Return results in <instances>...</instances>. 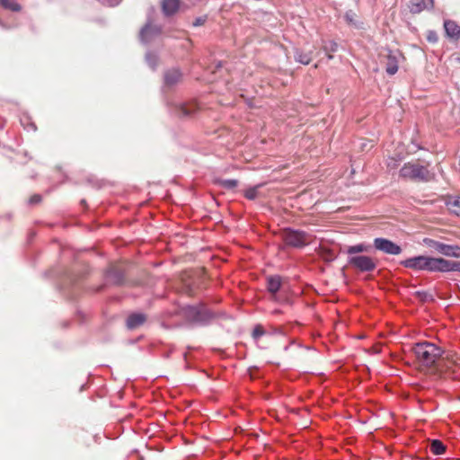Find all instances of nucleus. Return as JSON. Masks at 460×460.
I'll list each match as a JSON object with an SVG mask.
<instances>
[{
	"label": "nucleus",
	"mask_w": 460,
	"mask_h": 460,
	"mask_svg": "<svg viewBox=\"0 0 460 460\" xmlns=\"http://www.w3.org/2000/svg\"><path fill=\"white\" fill-rule=\"evenodd\" d=\"M433 6L434 0H411L407 4V10L412 14H417L424 10H430Z\"/></svg>",
	"instance_id": "1a4fd4ad"
},
{
	"label": "nucleus",
	"mask_w": 460,
	"mask_h": 460,
	"mask_svg": "<svg viewBox=\"0 0 460 460\" xmlns=\"http://www.w3.org/2000/svg\"><path fill=\"white\" fill-rule=\"evenodd\" d=\"M162 32L161 27L147 23L140 31V39L144 42L151 40Z\"/></svg>",
	"instance_id": "9d476101"
},
{
	"label": "nucleus",
	"mask_w": 460,
	"mask_h": 460,
	"mask_svg": "<svg viewBox=\"0 0 460 460\" xmlns=\"http://www.w3.org/2000/svg\"><path fill=\"white\" fill-rule=\"evenodd\" d=\"M197 111H198V106L195 103L180 104L175 107V112L179 118L190 117Z\"/></svg>",
	"instance_id": "ddd939ff"
},
{
	"label": "nucleus",
	"mask_w": 460,
	"mask_h": 460,
	"mask_svg": "<svg viewBox=\"0 0 460 460\" xmlns=\"http://www.w3.org/2000/svg\"><path fill=\"white\" fill-rule=\"evenodd\" d=\"M281 237L287 245L295 248L305 247L313 240V236L310 234L291 228H285L281 233Z\"/></svg>",
	"instance_id": "7ed1b4c3"
},
{
	"label": "nucleus",
	"mask_w": 460,
	"mask_h": 460,
	"mask_svg": "<svg viewBox=\"0 0 460 460\" xmlns=\"http://www.w3.org/2000/svg\"><path fill=\"white\" fill-rule=\"evenodd\" d=\"M387 166L390 168H395L397 166L396 161L394 158H390V162H388Z\"/></svg>",
	"instance_id": "2f4dec72"
},
{
	"label": "nucleus",
	"mask_w": 460,
	"mask_h": 460,
	"mask_svg": "<svg viewBox=\"0 0 460 460\" xmlns=\"http://www.w3.org/2000/svg\"><path fill=\"white\" fill-rule=\"evenodd\" d=\"M423 243L429 248L434 249L438 253L447 257L460 258V246L449 245L431 238H424Z\"/></svg>",
	"instance_id": "39448f33"
},
{
	"label": "nucleus",
	"mask_w": 460,
	"mask_h": 460,
	"mask_svg": "<svg viewBox=\"0 0 460 460\" xmlns=\"http://www.w3.org/2000/svg\"><path fill=\"white\" fill-rule=\"evenodd\" d=\"M261 185L249 188L244 191V197L250 200L255 199L259 196V189Z\"/></svg>",
	"instance_id": "b1692460"
},
{
	"label": "nucleus",
	"mask_w": 460,
	"mask_h": 460,
	"mask_svg": "<svg viewBox=\"0 0 460 460\" xmlns=\"http://www.w3.org/2000/svg\"><path fill=\"white\" fill-rule=\"evenodd\" d=\"M324 258L326 260L332 261V260H333V255L331 253V252H328V254L326 256H324Z\"/></svg>",
	"instance_id": "473e14b6"
},
{
	"label": "nucleus",
	"mask_w": 460,
	"mask_h": 460,
	"mask_svg": "<svg viewBox=\"0 0 460 460\" xmlns=\"http://www.w3.org/2000/svg\"><path fill=\"white\" fill-rule=\"evenodd\" d=\"M0 4L4 9H7V10H10L13 12H19L22 9L21 5L13 0H0Z\"/></svg>",
	"instance_id": "4be33fe9"
},
{
	"label": "nucleus",
	"mask_w": 460,
	"mask_h": 460,
	"mask_svg": "<svg viewBox=\"0 0 460 460\" xmlns=\"http://www.w3.org/2000/svg\"><path fill=\"white\" fill-rule=\"evenodd\" d=\"M182 77L181 73L178 69L168 70L164 75V82L166 85L172 86L181 82Z\"/></svg>",
	"instance_id": "2eb2a0df"
},
{
	"label": "nucleus",
	"mask_w": 460,
	"mask_h": 460,
	"mask_svg": "<svg viewBox=\"0 0 460 460\" xmlns=\"http://www.w3.org/2000/svg\"><path fill=\"white\" fill-rule=\"evenodd\" d=\"M215 183L217 185L222 187L223 189L234 190V188L237 187L238 181L234 180V179H231V180L217 179V180H215Z\"/></svg>",
	"instance_id": "aec40b11"
},
{
	"label": "nucleus",
	"mask_w": 460,
	"mask_h": 460,
	"mask_svg": "<svg viewBox=\"0 0 460 460\" xmlns=\"http://www.w3.org/2000/svg\"><path fill=\"white\" fill-rule=\"evenodd\" d=\"M295 59L301 64L308 65L312 60L311 52L296 51Z\"/></svg>",
	"instance_id": "412c9836"
},
{
	"label": "nucleus",
	"mask_w": 460,
	"mask_h": 460,
	"mask_svg": "<svg viewBox=\"0 0 460 460\" xmlns=\"http://www.w3.org/2000/svg\"><path fill=\"white\" fill-rule=\"evenodd\" d=\"M385 71L387 74L393 75L398 71V60L396 56L393 55L391 51L385 56Z\"/></svg>",
	"instance_id": "f3484780"
},
{
	"label": "nucleus",
	"mask_w": 460,
	"mask_h": 460,
	"mask_svg": "<svg viewBox=\"0 0 460 460\" xmlns=\"http://www.w3.org/2000/svg\"><path fill=\"white\" fill-rule=\"evenodd\" d=\"M427 256L420 255L412 258L406 259L401 262L405 268L415 270H423L425 266Z\"/></svg>",
	"instance_id": "9b49d317"
},
{
	"label": "nucleus",
	"mask_w": 460,
	"mask_h": 460,
	"mask_svg": "<svg viewBox=\"0 0 460 460\" xmlns=\"http://www.w3.org/2000/svg\"><path fill=\"white\" fill-rule=\"evenodd\" d=\"M448 260L427 256L423 270L429 272H447Z\"/></svg>",
	"instance_id": "6e6552de"
},
{
	"label": "nucleus",
	"mask_w": 460,
	"mask_h": 460,
	"mask_svg": "<svg viewBox=\"0 0 460 460\" xmlns=\"http://www.w3.org/2000/svg\"><path fill=\"white\" fill-rule=\"evenodd\" d=\"M400 177L416 182H427L434 179L435 174L419 161L409 162L400 170Z\"/></svg>",
	"instance_id": "f03ea898"
},
{
	"label": "nucleus",
	"mask_w": 460,
	"mask_h": 460,
	"mask_svg": "<svg viewBox=\"0 0 460 460\" xmlns=\"http://www.w3.org/2000/svg\"><path fill=\"white\" fill-rule=\"evenodd\" d=\"M368 250H369V247L367 245L360 243V244L349 246L348 248L347 252L349 254H354V253H358V252H368Z\"/></svg>",
	"instance_id": "393cba45"
},
{
	"label": "nucleus",
	"mask_w": 460,
	"mask_h": 460,
	"mask_svg": "<svg viewBox=\"0 0 460 460\" xmlns=\"http://www.w3.org/2000/svg\"><path fill=\"white\" fill-rule=\"evenodd\" d=\"M180 0H163L161 3L162 11L165 16L175 14L180 8Z\"/></svg>",
	"instance_id": "f8f14e48"
},
{
	"label": "nucleus",
	"mask_w": 460,
	"mask_h": 460,
	"mask_svg": "<svg viewBox=\"0 0 460 460\" xmlns=\"http://www.w3.org/2000/svg\"><path fill=\"white\" fill-rule=\"evenodd\" d=\"M265 333V331L261 325H256L252 331V337L257 339L262 336Z\"/></svg>",
	"instance_id": "bb28decb"
},
{
	"label": "nucleus",
	"mask_w": 460,
	"mask_h": 460,
	"mask_svg": "<svg viewBox=\"0 0 460 460\" xmlns=\"http://www.w3.org/2000/svg\"><path fill=\"white\" fill-rule=\"evenodd\" d=\"M353 13L351 12L346 13L345 19L348 23H353Z\"/></svg>",
	"instance_id": "7c9ffc66"
},
{
	"label": "nucleus",
	"mask_w": 460,
	"mask_h": 460,
	"mask_svg": "<svg viewBox=\"0 0 460 460\" xmlns=\"http://www.w3.org/2000/svg\"><path fill=\"white\" fill-rule=\"evenodd\" d=\"M207 21V17L206 16H202V17H198L195 19V21L193 22L192 25L194 27H198V26H201L203 25Z\"/></svg>",
	"instance_id": "cd10ccee"
},
{
	"label": "nucleus",
	"mask_w": 460,
	"mask_h": 460,
	"mask_svg": "<svg viewBox=\"0 0 460 460\" xmlns=\"http://www.w3.org/2000/svg\"><path fill=\"white\" fill-rule=\"evenodd\" d=\"M374 247L389 255H399L402 252V248L398 244L381 237L374 239Z\"/></svg>",
	"instance_id": "0eeeda50"
},
{
	"label": "nucleus",
	"mask_w": 460,
	"mask_h": 460,
	"mask_svg": "<svg viewBox=\"0 0 460 460\" xmlns=\"http://www.w3.org/2000/svg\"><path fill=\"white\" fill-rule=\"evenodd\" d=\"M446 448V446L438 439H433L430 442V451L436 456L444 454Z\"/></svg>",
	"instance_id": "6ab92c4d"
},
{
	"label": "nucleus",
	"mask_w": 460,
	"mask_h": 460,
	"mask_svg": "<svg viewBox=\"0 0 460 460\" xmlns=\"http://www.w3.org/2000/svg\"><path fill=\"white\" fill-rule=\"evenodd\" d=\"M327 57H328V58H329V59H332V54H330V53H328V54H327Z\"/></svg>",
	"instance_id": "72a5a7b5"
},
{
	"label": "nucleus",
	"mask_w": 460,
	"mask_h": 460,
	"mask_svg": "<svg viewBox=\"0 0 460 460\" xmlns=\"http://www.w3.org/2000/svg\"><path fill=\"white\" fill-rule=\"evenodd\" d=\"M447 205L452 213L460 216V197L449 200Z\"/></svg>",
	"instance_id": "5701e85b"
},
{
	"label": "nucleus",
	"mask_w": 460,
	"mask_h": 460,
	"mask_svg": "<svg viewBox=\"0 0 460 460\" xmlns=\"http://www.w3.org/2000/svg\"><path fill=\"white\" fill-rule=\"evenodd\" d=\"M146 320L143 314H132L127 319V327L130 330L136 329L142 325Z\"/></svg>",
	"instance_id": "4468645a"
},
{
	"label": "nucleus",
	"mask_w": 460,
	"mask_h": 460,
	"mask_svg": "<svg viewBox=\"0 0 460 460\" xmlns=\"http://www.w3.org/2000/svg\"><path fill=\"white\" fill-rule=\"evenodd\" d=\"M109 2H111V0H108Z\"/></svg>",
	"instance_id": "f704fd0d"
},
{
	"label": "nucleus",
	"mask_w": 460,
	"mask_h": 460,
	"mask_svg": "<svg viewBox=\"0 0 460 460\" xmlns=\"http://www.w3.org/2000/svg\"><path fill=\"white\" fill-rule=\"evenodd\" d=\"M444 28L448 37L452 39H457L460 36V26L454 21H446L444 22Z\"/></svg>",
	"instance_id": "dca6fc26"
},
{
	"label": "nucleus",
	"mask_w": 460,
	"mask_h": 460,
	"mask_svg": "<svg viewBox=\"0 0 460 460\" xmlns=\"http://www.w3.org/2000/svg\"><path fill=\"white\" fill-rule=\"evenodd\" d=\"M349 263L355 269L363 272L373 271L376 268V261L366 255L352 256L349 259Z\"/></svg>",
	"instance_id": "423d86ee"
},
{
	"label": "nucleus",
	"mask_w": 460,
	"mask_h": 460,
	"mask_svg": "<svg viewBox=\"0 0 460 460\" xmlns=\"http://www.w3.org/2000/svg\"><path fill=\"white\" fill-rule=\"evenodd\" d=\"M185 318L195 323H206L212 318V314L203 305H189L182 309Z\"/></svg>",
	"instance_id": "20e7f679"
},
{
	"label": "nucleus",
	"mask_w": 460,
	"mask_h": 460,
	"mask_svg": "<svg viewBox=\"0 0 460 460\" xmlns=\"http://www.w3.org/2000/svg\"><path fill=\"white\" fill-rule=\"evenodd\" d=\"M337 49H338V45L335 42H331L330 49H328L327 47H324V49L326 51H330V52H335L337 50Z\"/></svg>",
	"instance_id": "c756f323"
},
{
	"label": "nucleus",
	"mask_w": 460,
	"mask_h": 460,
	"mask_svg": "<svg viewBox=\"0 0 460 460\" xmlns=\"http://www.w3.org/2000/svg\"><path fill=\"white\" fill-rule=\"evenodd\" d=\"M40 201H41V196H40V195H39V194H34V195H32V196L30 198V199H29V202H30L31 204H37V203H39V202H40Z\"/></svg>",
	"instance_id": "c85d7f7f"
},
{
	"label": "nucleus",
	"mask_w": 460,
	"mask_h": 460,
	"mask_svg": "<svg viewBox=\"0 0 460 460\" xmlns=\"http://www.w3.org/2000/svg\"><path fill=\"white\" fill-rule=\"evenodd\" d=\"M458 271L460 272V261H448L447 272Z\"/></svg>",
	"instance_id": "a878e982"
},
{
	"label": "nucleus",
	"mask_w": 460,
	"mask_h": 460,
	"mask_svg": "<svg viewBox=\"0 0 460 460\" xmlns=\"http://www.w3.org/2000/svg\"><path fill=\"white\" fill-rule=\"evenodd\" d=\"M412 351L419 366L425 370L434 372L441 366V362L447 360V367L453 365L460 367V356L447 355L442 358L443 350L434 343L424 341L417 343Z\"/></svg>",
	"instance_id": "f257e3e1"
},
{
	"label": "nucleus",
	"mask_w": 460,
	"mask_h": 460,
	"mask_svg": "<svg viewBox=\"0 0 460 460\" xmlns=\"http://www.w3.org/2000/svg\"><path fill=\"white\" fill-rule=\"evenodd\" d=\"M280 287L281 280L279 276H271L268 278L267 288L271 294L275 295L279 290Z\"/></svg>",
	"instance_id": "a211bd4d"
}]
</instances>
